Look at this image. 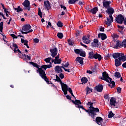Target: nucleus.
<instances>
[{
    "mask_svg": "<svg viewBox=\"0 0 126 126\" xmlns=\"http://www.w3.org/2000/svg\"><path fill=\"white\" fill-rule=\"evenodd\" d=\"M122 55V53H115L113 54V59H119V58H121V56Z\"/></svg>",
    "mask_w": 126,
    "mask_h": 126,
    "instance_id": "b1692460",
    "label": "nucleus"
},
{
    "mask_svg": "<svg viewBox=\"0 0 126 126\" xmlns=\"http://www.w3.org/2000/svg\"><path fill=\"white\" fill-rule=\"evenodd\" d=\"M39 76H41V78H42V79H44V80H45L46 82H47L49 80V79L46 76V74H42L39 75Z\"/></svg>",
    "mask_w": 126,
    "mask_h": 126,
    "instance_id": "cd10ccee",
    "label": "nucleus"
},
{
    "mask_svg": "<svg viewBox=\"0 0 126 126\" xmlns=\"http://www.w3.org/2000/svg\"><path fill=\"white\" fill-rule=\"evenodd\" d=\"M61 8H63L64 10H65V12H67V9H66V7L64 6L63 5H60Z\"/></svg>",
    "mask_w": 126,
    "mask_h": 126,
    "instance_id": "de8ad7c7",
    "label": "nucleus"
},
{
    "mask_svg": "<svg viewBox=\"0 0 126 126\" xmlns=\"http://www.w3.org/2000/svg\"><path fill=\"white\" fill-rule=\"evenodd\" d=\"M62 68L64 69V71H67V72H71V71H73V70H74V68L73 67L71 69H66L64 67H62Z\"/></svg>",
    "mask_w": 126,
    "mask_h": 126,
    "instance_id": "473e14b6",
    "label": "nucleus"
},
{
    "mask_svg": "<svg viewBox=\"0 0 126 126\" xmlns=\"http://www.w3.org/2000/svg\"><path fill=\"white\" fill-rule=\"evenodd\" d=\"M106 13L109 15V18H111V20H113V14L115 12V10L114 8L109 6L107 8V10L106 11Z\"/></svg>",
    "mask_w": 126,
    "mask_h": 126,
    "instance_id": "423d86ee",
    "label": "nucleus"
},
{
    "mask_svg": "<svg viewBox=\"0 0 126 126\" xmlns=\"http://www.w3.org/2000/svg\"><path fill=\"white\" fill-rule=\"evenodd\" d=\"M22 4L24 7V9L28 10V11H30L31 6H30V1L29 0H25Z\"/></svg>",
    "mask_w": 126,
    "mask_h": 126,
    "instance_id": "7ed1b4c3",
    "label": "nucleus"
},
{
    "mask_svg": "<svg viewBox=\"0 0 126 126\" xmlns=\"http://www.w3.org/2000/svg\"><path fill=\"white\" fill-rule=\"evenodd\" d=\"M115 77H117V78H120L122 75H121V73L119 72H116L114 74Z\"/></svg>",
    "mask_w": 126,
    "mask_h": 126,
    "instance_id": "c9c22d12",
    "label": "nucleus"
},
{
    "mask_svg": "<svg viewBox=\"0 0 126 126\" xmlns=\"http://www.w3.org/2000/svg\"><path fill=\"white\" fill-rule=\"evenodd\" d=\"M98 38H101V40L104 41V40H106V38H107V35H106L105 33H100L98 34Z\"/></svg>",
    "mask_w": 126,
    "mask_h": 126,
    "instance_id": "412c9836",
    "label": "nucleus"
},
{
    "mask_svg": "<svg viewBox=\"0 0 126 126\" xmlns=\"http://www.w3.org/2000/svg\"><path fill=\"white\" fill-rule=\"evenodd\" d=\"M22 44H24L25 46H26L28 49H29V46L28 45V40H24V39L21 38V39Z\"/></svg>",
    "mask_w": 126,
    "mask_h": 126,
    "instance_id": "5701e85b",
    "label": "nucleus"
},
{
    "mask_svg": "<svg viewBox=\"0 0 126 126\" xmlns=\"http://www.w3.org/2000/svg\"><path fill=\"white\" fill-rule=\"evenodd\" d=\"M89 38H90V35L89 34L84 35L82 37L83 43H84V44H90L91 40H89Z\"/></svg>",
    "mask_w": 126,
    "mask_h": 126,
    "instance_id": "0eeeda50",
    "label": "nucleus"
},
{
    "mask_svg": "<svg viewBox=\"0 0 126 126\" xmlns=\"http://www.w3.org/2000/svg\"><path fill=\"white\" fill-rule=\"evenodd\" d=\"M80 56L81 57H83V58H85V57H86V53H85V52L84 51H81L80 53Z\"/></svg>",
    "mask_w": 126,
    "mask_h": 126,
    "instance_id": "37998d69",
    "label": "nucleus"
},
{
    "mask_svg": "<svg viewBox=\"0 0 126 126\" xmlns=\"http://www.w3.org/2000/svg\"><path fill=\"white\" fill-rule=\"evenodd\" d=\"M50 53L51 57L55 58L58 55V48L55 47L54 48L50 49Z\"/></svg>",
    "mask_w": 126,
    "mask_h": 126,
    "instance_id": "6e6552de",
    "label": "nucleus"
},
{
    "mask_svg": "<svg viewBox=\"0 0 126 126\" xmlns=\"http://www.w3.org/2000/svg\"><path fill=\"white\" fill-rule=\"evenodd\" d=\"M42 15V11H41V8H38V15Z\"/></svg>",
    "mask_w": 126,
    "mask_h": 126,
    "instance_id": "13d9d810",
    "label": "nucleus"
},
{
    "mask_svg": "<svg viewBox=\"0 0 126 126\" xmlns=\"http://www.w3.org/2000/svg\"><path fill=\"white\" fill-rule=\"evenodd\" d=\"M62 91H63L64 94L66 95L67 94V91L68 90V86H66V87H64L62 88Z\"/></svg>",
    "mask_w": 126,
    "mask_h": 126,
    "instance_id": "393cba45",
    "label": "nucleus"
},
{
    "mask_svg": "<svg viewBox=\"0 0 126 126\" xmlns=\"http://www.w3.org/2000/svg\"><path fill=\"white\" fill-rule=\"evenodd\" d=\"M30 63L33 65V66H34V67H36V68H38V69H39L40 65H38V64H37L36 63H35L34 62H30Z\"/></svg>",
    "mask_w": 126,
    "mask_h": 126,
    "instance_id": "7c9ffc66",
    "label": "nucleus"
},
{
    "mask_svg": "<svg viewBox=\"0 0 126 126\" xmlns=\"http://www.w3.org/2000/svg\"><path fill=\"white\" fill-rule=\"evenodd\" d=\"M76 108H78V109H82V110H84V107H83V106L82 105H80V104L78 106H75Z\"/></svg>",
    "mask_w": 126,
    "mask_h": 126,
    "instance_id": "8fccbe9b",
    "label": "nucleus"
},
{
    "mask_svg": "<svg viewBox=\"0 0 126 126\" xmlns=\"http://www.w3.org/2000/svg\"><path fill=\"white\" fill-rule=\"evenodd\" d=\"M125 17H124L122 14L118 15L115 18L117 23H118L119 24H123V22L125 21Z\"/></svg>",
    "mask_w": 126,
    "mask_h": 126,
    "instance_id": "20e7f679",
    "label": "nucleus"
},
{
    "mask_svg": "<svg viewBox=\"0 0 126 126\" xmlns=\"http://www.w3.org/2000/svg\"><path fill=\"white\" fill-rule=\"evenodd\" d=\"M120 60H121L122 62H126V55H125L124 53H121V57H120Z\"/></svg>",
    "mask_w": 126,
    "mask_h": 126,
    "instance_id": "bb28decb",
    "label": "nucleus"
},
{
    "mask_svg": "<svg viewBox=\"0 0 126 126\" xmlns=\"http://www.w3.org/2000/svg\"><path fill=\"white\" fill-rule=\"evenodd\" d=\"M68 43L70 46H73V42L70 39L68 40Z\"/></svg>",
    "mask_w": 126,
    "mask_h": 126,
    "instance_id": "5fc2aeb1",
    "label": "nucleus"
},
{
    "mask_svg": "<svg viewBox=\"0 0 126 126\" xmlns=\"http://www.w3.org/2000/svg\"><path fill=\"white\" fill-rule=\"evenodd\" d=\"M122 47L126 48V39H124L122 43Z\"/></svg>",
    "mask_w": 126,
    "mask_h": 126,
    "instance_id": "c03bdc74",
    "label": "nucleus"
},
{
    "mask_svg": "<svg viewBox=\"0 0 126 126\" xmlns=\"http://www.w3.org/2000/svg\"><path fill=\"white\" fill-rule=\"evenodd\" d=\"M65 97L68 100H71V96H69V95L67 94Z\"/></svg>",
    "mask_w": 126,
    "mask_h": 126,
    "instance_id": "e2e57ef3",
    "label": "nucleus"
},
{
    "mask_svg": "<svg viewBox=\"0 0 126 126\" xmlns=\"http://www.w3.org/2000/svg\"><path fill=\"white\" fill-rule=\"evenodd\" d=\"M100 79H101V80L106 81V82L110 83V84H112L111 88H114L116 85V83H115V81H112V78L109 76V74H108L106 71H104L102 72V77L100 78Z\"/></svg>",
    "mask_w": 126,
    "mask_h": 126,
    "instance_id": "f03ea898",
    "label": "nucleus"
},
{
    "mask_svg": "<svg viewBox=\"0 0 126 126\" xmlns=\"http://www.w3.org/2000/svg\"><path fill=\"white\" fill-rule=\"evenodd\" d=\"M62 66L60 65H57L55 67V72H57V73H60V69H61V68Z\"/></svg>",
    "mask_w": 126,
    "mask_h": 126,
    "instance_id": "2f4dec72",
    "label": "nucleus"
},
{
    "mask_svg": "<svg viewBox=\"0 0 126 126\" xmlns=\"http://www.w3.org/2000/svg\"><path fill=\"white\" fill-rule=\"evenodd\" d=\"M117 90L118 93H121V92H122V88L120 87L117 88Z\"/></svg>",
    "mask_w": 126,
    "mask_h": 126,
    "instance_id": "4d7b16f0",
    "label": "nucleus"
},
{
    "mask_svg": "<svg viewBox=\"0 0 126 126\" xmlns=\"http://www.w3.org/2000/svg\"><path fill=\"white\" fill-rule=\"evenodd\" d=\"M104 99H109V94H104Z\"/></svg>",
    "mask_w": 126,
    "mask_h": 126,
    "instance_id": "774afa93",
    "label": "nucleus"
},
{
    "mask_svg": "<svg viewBox=\"0 0 126 126\" xmlns=\"http://www.w3.org/2000/svg\"><path fill=\"white\" fill-rule=\"evenodd\" d=\"M32 27L30 24H27L26 25H24L22 28V30L23 31H28L29 30H30L31 29Z\"/></svg>",
    "mask_w": 126,
    "mask_h": 126,
    "instance_id": "4468645a",
    "label": "nucleus"
},
{
    "mask_svg": "<svg viewBox=\"0 0 126 126\" xmlns=\"http://www.w3.org/2000/svg\"><path fill=\"white\" fill-rule=\"evenodd\" d=\"M62 63V59H57L55 61V64H60V63Z\"/></svg>",
    "mask_w": 126,
    "mask_h": 126,
    "instance_id": "ea45409f",
    "label": "nucleus"
},
{
    "mask_svg": "<svg viewBox=\"0 0 126 126\" xmlns=\"http://www.w3.org/2000/svg\"><path fill=\"white\" fill-rule=\"evenodd\" d=\"M78 3V4H79V5H82L84 4L85 2H84V1H81L80 0Z\"/></svg>",
    "mask_w": 126,
    "mask_h": 126,
    "instance_id": "6e6d98bb",
    "label": "nucleus"
},
{
    "mask_svg": "<svg viewBox=\"0 0 126 126\" xmlns=\"http://www.w3.org/2000/svg\"><path fill=\"white\" fill-rule=\"evenodd\" d=\"M69 65V63L68 62H67L64 65V67H68Z\"/></svg>",
    "mask_w": 126,
    "mask_h": 126,
    "instance_id": "69168bd1",
    "label": "nucleus"
},
{
    "mask_svg": "<svg viewBox=\"0 0 126 126\" xmlns=\"http://www.w3.org/2000/svg\"><path fill=\"white\" fill-rule=\"evenodd\" d=\"M122 65V60L121 58H119L118 59H116L115 60V65L116 67L120 66V65Z\"/></svg>",
    "mask_w": 126,
    "mask_h": 126,
    "instance_id": "ddd939ff",
    "label": "nucleus"
},
{
    "mask_svg": "<svg viewBox=\"0 0 126 126\" xmlns=\"http://www.w3.org/2000/svg\"><path fill=\"white\" fill-rule=\"evenodd\" d=\"M84 60V58L82 57H78L76 58L75 61H76V63H79L80 64H83V60Z\"/></svg>",
    "mask_w": 126,
    "mask_h": 126,
    "instance_id": "6ab92c4d",
    "label": "nucleus"
},
{
    "mask_svg": "<svg viewBox=\"0 0 126 126\" xmlns=\"http://www.w3.org/2000/svg\"><path fill=\"white\" fill-rule=\"evenodd\" d=\"M13 48H14V53H18L19 55V54H22V53H21V51H20V50L18 49V46L17 45V44H16V43H13V45H12Z\"/></svg>",
    "mask_w": 126,
    "mask_h": 126,
    "instance_id": "1a4fd4ad",
    "label": "nucleus"
},
{
    "mask_svg": "<svg viewBox=\"0 0 126 126\" xmlns=\"http://www.w3.org/2000/svg\"><path fill=\"white\" fill-rule=\"evenodd\" d=\"M57 37H58L59 39H63V34L62 32H58L57 33Z\"/></svg>",
    "mask_w": 126,
    "mask_h": 126,
    "instance_id": "4c0bfd02",
    "label": "nucleus"
},
{
    "mask_svg": "<svg viewBox=\"0 0 126 126\" xmlns=\"http://www.w3.org/2000/svg\"><path fill=\"white\" fill-rule=\"evenodd\" d=\"M87 10L89 11V12H91L93 14H96V13L99 9H98V7H95L93 8L92 9H90V8H88Z\"/></svg>",
    "mask_w": 126,
    "mask_h": 126,
    "instance_id": "dca6fc26",
    "label": "nucleus"
},
{
    "mask_svg": "<svg viewBox=\"0 0 126 126\" xmlns=\"http://www.w3.org/2000/svg\"><path fill=\"white\" fill-rule=\"evenodd\" d=\"M94 52L93 51H91L89 53V59H91V60H93L94 59Z\"/></svg>",
    "mask_w": 126,
    "mask_h": 126,
    "instance_id": "c85d7f7f",
    "label": "nucleus"
},
{
    "mask_svg": "<svg viewBox=\"0 0 126 126\" xmlns=\"http://www.w3.org/2000/svg\"><path fill=\"white\" fill-rule=\"evenodd\" d=\"M103 89L104 87L101 84H98L94 87L95 90H96L97 92H102Z\"/></svg>",
    "mask_w": 126,
    "mask_h": 126,
    "instance_id": "9d476101",
    "label": "nucleus"
},
{
    "mask_svg": "<svg viewBox=\"0 0 126 126\" xmlns=\"http://www.w3.org/2000/svg\"><path fill=\"white\" fill-rule=\"evenodd\" d=\"M59 77L60 78H61V79H63V78H64V75L62 73L60 74Z\"/></svg>",
    "mask_w": 126,
    "mask_h": 126,
    "instance_id": "864d4df0",
    "label": "nucleus"
},
{
    "mask_svg": "<svg viewBox=\"0 0 126 126\" xmlns=\"http://www.w3.org/2000/svg\"><path fill=\"white\" fill-rule=\"evenodd\" d=\"M110 104L111 106L116 107V103H117V99L115 97H111L110 99Z\"/></svg>",
    "mask_w": 126,
    "mask_h": 126,
    "instance_id": "2eb2a0df",
    "label": "nucleus"
},
{
    "mask_svg": "<svg viewBox=\"0 0 126 126\" xmlns=\"http://www.w3.org/2000/svg\"><path fill=\"white\" fill-rule=\"evenodd\" d=\"M93 42H94V43H95L96 44H98V43H99V40L96 39H94Z\"/></svg>",
    "mask_w": 126,
    "mask_h": 126,
    "instance_id": "338daca9",
    "label": "nucleus"
},
{
    "mask_svg": "<svg viewBox=\"0 0 126 126\" xmlns=\"http://www.w3.org/2000/svg\"><path fill=\"white\" fill-rule=\"evenodd\" d=\"M57 25L58 27H63V24L62 23L61 21H59L58 23H57Z\"/></svg>",
    "mask_w": 126,
    "mask_h": 126,
    "instance_id": "79ce46f5",
    "label": "nucleus"
},
{
    "mask_svg": "<svg viewBox=\"0 0 126 126\" xmlns=\"http://www.w3.org/2000/svg\"><path fill=\"white\" fill-rule=\"evenodd\" d=\"M45 66H46V69L47 68H51V67H52V64H47V65H46L45 64Z\"/></svg>",
    "mask_w": 126,
    "mask_h": 126,
    "instance_id": "052dcab7",
    "label": "nucleus"
},
{
    "mask_svg": "<svg viewBox=\"0 0 126 126\" xmlns=\"http://www.w3.org/2000/svg\"><path fill=\"white\" fill-rule=\"evenodd\" d=\"M47 67L46 66V64L42 65L40 67L38 68V69L36 70L37 72L39 73V75L41 74H45L46 73L45 72V71L46 70Z\"/></svg>",
    "mask_w": 126,
    "mask_h": 126,
    "instance_id": "39448f33",
    "label": "nucleus"
},
{
    "mask_svg": "<svg viewBox=\"0 0 126 126\" xmlns=\"http://www.w3.org/2000/svg\"><path fill=\"white\" fill-rule=\"evenodd\" d=\"M51 60H52V58L51 57L46 58L45 59H44V62H45V63H49L50 64H52V63H51Z\"/></svg>",
    "mask_w": 126,
    "mask_h": 126,
    "instance_id": "e433bc0d",
    "label": "nucleus"
},
{
    "mask_svg": "<svg viewBox=\"0 0 126 126\" xmlns=\"http://www.w3.org/2000/svg\"><path fill=\"white\" fill-rule=\"evenodd\" d=\"M15 10H16L17 12H20V11H23V9L20 7V6H18L17 8H14Z\"/></svg>",
    "mask_w": 126,
    "mask_h": 126,
    "instance_id": "f704fd0d",
    "label": "nucleus"
},
{
    "mask_svg": "<svg viewBox=\"0 0 126 126\" xmlns=\"http://www.w3.org/2000/svg\"><path fill=\"white\" fill-rule=\"evenodd\" d=\"M86 90L87 91V95H88V94H89L90 93L93 92V89H90L89 87L86 88Z\"/></svg>",
    "mask_w": 126,
    "mask_h": 126,
    "instance_id": "c756f323",
    "label": "nucleus"
},
{
    "mask_svg": "<svg viewBox=\"0 0 126 126\" xmlns=\"http://www.w3.org/2000/svg\"><path fill=\"white\" fill-rule=\"evenodd\" d=\"M121 43L120 40L116 41V44L114 46V49H120V47L122 46V43Z\"/></svg>",
    "mask_w": 126,
    "mask_h": 126,
    "instance_id": "4be33fe9",
    "label": "nucleus"
},
{
    "mask_svg": "<svg viewBox=\"0 0 126 126\" xmlns=\"http://www.w3.org/2000/svg\"><path fill=\"white\" fill-rule=\"evenodd\" d=\"M59 82H60L62 86V88H63V87H65L66 86H67V85H66V84H64V83H63V82L62 81V80H61V81H60Z\"/></svg>",
    "mask_w": 126,
    "mask_h": 126,
    "instance_id": "a19ab883",
    "label": "nucleus"
},
{
    "mask_svg": "<svg viewBox=\"0 0 126 126\" xmlns=\"http://www.w3.org/2000/svg\"><path fill=\"white\" fill-rule=\"evenodd\" d=\"M33 41H34V43H39V39L34 38V39H33Z\"/></svg>",
    "mask_w": 126,
    "mask_h": 126,
    "instance_id": "bf43d9fd",
    "label": "nucleus"
},
{
    "mask_svg": "<svg viewBox=\"0 0 126 126\" xmlns=\"http://www.w3.org/2000/svg\"><path fill=\"white\" fill-rule=\"evenodd\" d=\"M68 91L69 92L70 94H72V90L70 88H68Z\"/></svg>",
    "mask_w": 126,
    "mask_h": 126,
    "instance_id": "0e129e2a",
    "label": "nucleus"
},
{
    "mask_svg": "<svg viewBox=\"0 0 126 126\" xmlns=\"http://www.w3.org/2000/svg\"><path fill=\"white\" fill-rule=\"evenodd\" d=\"M93 103H91L90 106L89 107L90 109H86L85 108L84 109V110L85 111L86 113H88L89 116L92 118L93 121L95 120V116H98L97 113H100V110L98 108H95L92 106Z\"/></svg>",
    "mask_w": 126,
    "mask_h": 126,
    "instance_id": "f257e3e1",
    "label": "nucleus"
},
{
    "mask_svg": "<svg viewBox=\"0 0 126 126\" xmlns=\"http://www.w3.org/2000/svg\"><path fill=\"white\" fill-rule=\"evenodd\" d=\"M71 102L75 105V106H78L80 105H82V102L80 101V100L75 99V101L73 100H71Z\"/></svg>",
    "mask_w": 126,
    "mask_h": 126,
    "instance_id": "a211bd4d",
    "label": "nucleus"
},
{
    "mask_svg": "<svg viewBox=\"0 0 126 126\" xmlns=\"http://www.w3.org/2000/svg\"><path fill=\"white\" fill-rule=\"evenodd\" d=\"M94 59H95V60L98 59V61L100 62L101 60H102L103 58H102V56L101 55L96 53V54H94Z\"/></svg>",
    "mask_w": 126,
    "mask_h": 126,
    "instance_id": "aec40b11",
    "label": "nucleus"
},
{
    "mask_svg": "<svg viewBox=\"0 0 126 126\" xmlns=\"http://www.w3.org/2000/svg\"><path fill=\"white\" fill-rule=\"evenodd\" d=\"M102 3L104 7H105V8H107V7H110V4L112 3V2H111V1H107L106 0H103Z\"/></svg>",
    "mask_w": 126,
    "mask_h": 126,
    "instance_id": "f8f14e48",
    "label": "nucleus"
},
{
    "mask_svg": "<svg viewBox=\"0 0 126 126\" xmlns=\"http://www.w3.org/2000/svg\"><path fill=\"white\" fill-rule=\"evenodd\" d=\"M3 10H4V12H5V14H6V13H8V14L10 13V12L8 11V9H7L6 8H5V9H4Z\"/></svg>",
    "mask_w": 126,
    "mask_h": 126,
    "instance_id": "680f3d73",
    "label": "nucleus"
},
{
    "mask_svg": "<svg viewBox=\"0 0 126 126\" xmlns=\"http://www.w3.org/2000/svg\"><path fill=\"white\" fill-rule=\"evenodd\" d=\"M81 82H82V83H84V84H85V83H87L88 81V79H87V78L84 77L81 79Z\"/></svg>",
    "mask_w": 126,
    "mask_h": 126,
    "instance_id": "72a5a7b5",
    "label": "nucleus"
},
{
    "mask_svg": "<svg viewBox=\"0 0 126 126\" xmlns=\"http://www.w3.org/2000/svg\"><path fill=\"white\" fill-rule=\"evenodd\" d=\"M77 36H80V31L79 30L76 31V37H77Z\"/></svg>",
    "mask_w": 126,
    "mask_h": 126,
    "instance_id": "603ef678",
    "label": "nucleus"
},
{
    "mask_svg": "<svg viewBox=\"0 0 126 126\" xmlns=\"http://www.w3.org/2000/svg\"><path fill=\"white\" fill-rule=\"evenodd\" d=\"M95 121L96 122V124L100 125L99 123H102L103 122V118H102V117H97L95 118Z\"/></svg>",
    "mask_w": 126,
    "mask_h": 126,
    "instance_id": "a878e982",
    "label": "nucleus"
},
{
    "mask_svg": "<svg viewBox=\"0 0 126 126\" xmlns=\"http://www.w3.org/2000/svg\"><path fill=\"white\" fill-rule=\"evenodd\" d=\"M114 22V19L112 17V20L110 18H107V21H105V24L108 26H111V24H112V22Z\"/></svg>",
    "mask_w": 126,
    "mask_h": 126,
    "instance_id": "f3484780",
    "label": "nucleus"
},
{
    "mask_svg": "<svg viewBox=\"0 0 126 126\" xmlns=\"http://www.w3.org/2000/svg\"><path fill=\"white\" fill-rule=\"evenodd\" d=\"M45 8H46L47 10H50L52 7H51V3L49 0H45L44 2Z\"/></svg>",
    "mask_w": 126,
    "mask_h": 126,
    "instance_id": "9b49d317",
    "label": "nucleus"
},
{
    "mask_svg": "<svg viewBox=\"0 0 126 126\" xmlns=\"http://www.w3.org/2000/svg\"><path fill=\"white\" fill-rule=\"evenodd\" d=\"M74 52L75 54H77V55H80V53H81V51L79 49H75Z\"/></svg>",
    "mask_w": 126,
    "mask_h": 126,
    "instance_id": "49530a36",
    "label": "nucleus"
},
{
    "mask_svg": "<svg viewBox=\"0 0 126 126\" xmlns=\"http://www.w3.org/2000/svg\"><path fill=\"white\" fill-rule=\"evenodd\" d=\"M68 3L69 4H74L75 3V0H69Z\"/></svg>",
    "mask_w": 126,
    "mask_h": 126,
    "instance_id": "09e8293b",
    "label": "nucleus"
},
{
    "mask_svg": "<svg viewBox=\"0 0 126 126\" xmlns=\"http://www.w3.org/2000/svg\"><path fill=\"white\" fill-rule=\"evenodd\" d=\"M115 116V114L113 113V112L110 111L108 114V118L109 119H111V118H113Z\"/></svg>",
    "mask_w": 126,
    "mask_h": 126,
    "instance_id": "58836bf2",
    "label": "nucleus"
},
{
    "mask_svg": "<svg viewBox=\"0 0 126 126\" xmlns=\"http://www.w3.org/2000/svg\"><path fill=\"white\" fill-rule=\"evenodd\" d=\"M98 46H99L98 44H97V43H94V42H93L92 43V46H93L94 48H95L96 47H98Z\"/></svg>",
    "mask_w": 126,
    "mask_h": 126,
    "instance_id": "a18cd8bd",
    "label": "nucleus"
},
{
    "mask_svg": "<svg viewBox=\"0 0 126 126\" xmlns=\"http://www.w3.org/2000/svg\"><path fill=\"white\" fill-rule=\"evenodd\" d=\"M117 27L120 29V30H124L125 29V27L124 26H121L120 25H117Z\"/></svg>",
    "mask_w": 126,
    "mask_h": 126,
    "instance_id": "3c124183",
    "label": "nucleus"
}]
</instances>
